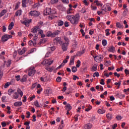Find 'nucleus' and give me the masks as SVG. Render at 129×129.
Returning <instances> with one entry per match:
<instances>
[{"instance_id": "nucleus-54", "label": "nucleus", "mask_w": 129, "mask_h": 129, "mask_svg": "<svg viewBox=\"0 0 129 129\" xmlns=\"http://www.w3.org/2000/svg\"><path fill=\"white\" fill-rule=\"evenodd\" d=\"M92 109V106H90L88 108L85 109V111L88 112L90 110H91Z\"/></svg>"}, {"instance_id": "nucleus-36", "label": "nucleus", "mask_w": 129, "mask_h": 129, "mask_svg": "<svg viewBox=\"0 0 129 129\" xmlns=\"http://www.w3.org/2000/svg\"><path fill=\"white\" fill-rule=\"evenodd\" d=\"M27 1L28 0H22V6L25 8L27 6Z\"/></svg>"}, {"instance_id": "nucleus-29", "label": "nucleus", "mask_w": 129, "mask_h": 129, "mask_svg": "<svg viewBox=\"0 0 129 129\" xmlns=\"http://www.w3.org/2000/svg\"><path fill=\"white\" fill-rule=\"evenodd\" d=\"M115 50V48H114V46H112L110 47H109V51L113 52Z\"/></svg>"}, {"instance_id": "nucleus-58", "label": "nucleus", "mask_w": 129, "mask_h": 129, "mask_svg": "<svg viewBox=\"0 0 129 129\" xmlns=\"http://www.w3.org/2000/svg\"><path fill=\"white\" fill-rule=\"evenodd\" d=\"M120 84H121V81H119L118 83H115L114 85L116 86H120Z\"/></svg>"}, {"instance_id": "nucleus-1", "label": "nucleus", "mask_w": 129, "mask_h": 129, "mask_svg": "<svg viewBox=\"0 0 129 129\" xmlns=\"http://www.w3.org/2000/svg\"><path fill=\"white\" fill-rule=\"evenodd\" d=\"M66 19L70 21L72 25H77L79 23L80 20V15L79 13H77L76 15H68L66 16Z\"/></svg>"}, {"instance_id": "nucleus-16", "label": "nucleus", "mask_w": 129, "mask_h": 129, "mask_svg": "<svg viewBox=\"0 0 129 129\" xmlns=\"http://www.w3.org/2000/svg\"><path fill=\"white\" fill-rule=\"evenodd\" d=\"M75 59V56H71L69 65H74V64Z\"/></svg>"}, {"instance_id": "nucleus-30", "label": "nucleus", "mask_w": 129, "mask_h": 129, "mask_svg": "<svg viewBox=\"0 0 129 129\" xmlns=\"http://www.w3.org/2000/svg\"><path fill=\"white\" fill-rule=\"evenodd\" d=\"M15 91H16V90H13V89H9L8 90L9 95H11L12 94H13V93H14V92H15Z\"/></svg>"}, {"instance_id": "nucleus-15", "label": "nucleus", "mask_w": 129, "mask_h": 129, "mask_svg": "<svg viewBox=\"0 0 129 129\" xmlns=\"http://www.w3.org/2000/svg\"><path fill=\"white\" fill-rule=\"evenodd\" d=\"M9 40V37H8V34L3 36L2 37V42H7Z\"/></svg>"}, {"instance_id": "nucleus-56", "label": "nucleus", "mask_w": 129, "mask_h": 129, "mask_svg": "<svg viewBox=\"0 0 129 129\" xmlns=\"http://www.w3.org/2000/svg\"><path fill=\"white\" fill-rule=\"evenodd\" d=\"M83 3L85 6H88L89 5V3L87 2V0H84Z\"/></svg>"}, {"instance_id": "nucleus-12", "label": "nucleus", "mask_w": 129, "mask_h": 129, "mask_svg": "<svg viewBox=\"0 0 129 129\" xmlns=\"http://www.w3.org/2000/svg\"><path fill=\"white\" fill-rule=\"evenodd\" d=\"M22 104H23V103L22 102V101H17L14 103V106H16V107L22 106Z\"/></svg>"}, {"instance_id": "nucleus-3", "label": "nucleus", "mask_w": 129, "mask_h": 129, "mask_svg": "<svg viewBox=\"0 0 129 129\" xmlns=\"http://www.w3.org/2000/svg\"><path fill=\"white\" fill-rule=\"evenodd\" d=\"M53 62H54V60H50L49 59H44L42 61V64L43 65H51L53 64Z\"/></svg>"}, {"instance_id": "nucleus-55", "label": "nucleus", "mask_w": 129, "mask_h": 129, "mask_svg": "<svg viewBox=\"0 0 129 129\" xmlns=\"http://www.w3.org/2000/svg\"><path fill=\"white\" fill-rule=\"evenodd\" d=\"M81 13H82V14H85V13H86V9L82 8L81 10Z\"/></svg>"}, {"instance_id": "nucleus-39", "label": "nucleus", "mask_w": 129, "mask_h": 129, "mask_svg": "<svg viewBox=\"0 0 129 129\" xmlns=\"http://www.w3.org/2000/svg\"><path fill=\"white\" fill-rule=\"evenodd\" d=\"M40 80L42 82H47L48 81V79H45L43 77L40 78Z\"/></svg>"}, {"instance_id": "nucleus-44", "label": "nucleus", "mask_w": 129, "mask_h": 129, "mask_svg": "<svg viewBox=\"0 0 129 129\" xmlns=\"http://www.w3.org/2000/svg\"><path fill=\"white\" fill-rule=\"evenodd\" d=\"M36 51H37L36 48H33L30 51H29L28 54H32V53H34V52H36Z\"/></svg>"}, {"instance_id": "nucleus-10", "label": "nucleus", "mask_w": 129, "mask_h": 129, "mask_svg": "<svg viewBox=\"0 0 129 129\" xmlns=\"http://www.w3.org/2000/svg\"><path fill=\"white\" fill-rule=\"evenodd\" d=\"M94 3L96 4L97 7H102V6H103V4H102V2L98 0H95Z\"/></svg>"}, {"instance_id": "nucleus-31", "label": "nucleus", "mask_w": 129, "mask_h": 129, "mask_svg": "<svg viewBox=\"0 0 129 129\" xmlns=\"http://www.w3.org/2000/svg\"><path fill=\"white\" fill-rule=\"evenodd\" d=\"M97 71V64H95L93 66V67L92 68V71L93 72H94V71Z\"/></svg>"}, {"instance_id": "nucleus-13", "label": "nucleus", "mask_w": 129, "mask_h": 129, "mask_svg": "<svg viewBox=\"0 0 129 129\" xmlns=\"http://www.w3.org/2000/svg\"><path fill=\"white\" fill-rule=\"evenodd\" d=\"M32 22V19L30 20H26L23 21V24L25 25L26 27H29V24Z\"/></svg>"}, {"instance_id": "nucleus-24", "label": "nucleus", "mask_w": 129, "mask_h": 129, "mask_svg": "<svg viewBox=\"0 0 129 129\" xmlns=\"http://www.w3.org/2000/svg\"><path fill=\"white\" fill-rule=\"evenodd\" d=\"M97 112H98V113H99L100 114H103V113H105V110L99 109L98 110Z\"/></svg>"}, {"instance_id": "nucleus-62", "label": "nucleus", "mask_w": 129, "mask_h": 129, "mask_svg": "<svg viewBox=\"0 0 129 129\" xmlns=\"http://www.w3.org/2000/svg\"><path fill=\"white\" fill-rule=\"evenodd\" d=\"M124 72H125V74H126V75H128V74H129V71H128V70L125 69Z\"/></svg>"}, {"instance_id": "nucleus-45", "label": "nucleus", "mask_w": 129, "mask_h": 129, "mask_svg": "<svg viewBox=\"0 0 129 129\" xmlns=\"http://www.w3.org/2000/svg\"><path fill=\"white\" fill-rule=\"evenodd\" d=\"M72 11V8H69L67 11V14L68 15H69L70 14H72V12H71Z\"/></svg>"}, {"instance_id": "nucleus-41", "label": "nucleus", "mask_w": 129, "mask_h": 129, "mask_svg": "<svg viewBox=\"0 0 129 129\" xmlns=\"http://www.w3.org/2000/svg\"><path fill=\"white\" fill-rule=\"evenodd\" d=\"M81 64V61L80 60H78L77 62L76 67L77 68H79V67H80Z\"/></svg>"}, {"instance_id": "nucleus-37", "label": "nucleus", "mask_w": 129, "mask_h": 129, "mask_svg": "<svg viewBox=\"0 0 129 129\" xmlns=\"http://www.w3.org/2000/svg\"><path fill=\"white\" fill-rule=\"evenodd\" d=\"M66 107L67 109H68V110H71V109H72V106H71V105H70V104H67L66 105Z\"/></svg>"}, {"instance_id": "nucleus-59", "label": "nucleus", "mask_w": 129, "mask_h": 129, "mask_svg": "<svg viewBox=\"0 0 129 129\" xmlns=\"http://www.w3.org/2000/svg\"><path fill=\"white\" fill-rule=\"evenodd\" d=\"M15 78H16L17 81H20V79H21V77L20 76V75H18L15 77Z\"/></svg>"}, {"instance_id": "nucleus-49", "label": "nucleus", "mask_w": 129, "mask_h": 129, "mask_svg": "<svg viewBox=\"0 0 129 129\" xmlns=\"http://www.w3.org/2000/svg\"><path fill=\"white\" fill-rule=\"evenodd\" d=\"M61 2L63 4H66L67 5L69 4V0H61Z\"/></svg>"}, {"instance_id": "nucleus-46", "label": "nucleus", "mask_w": 129, "mask_h": 129, "mask_svg": "<svg viewBox=\"0 0 129 129\" xmlns=\"http://www.w3.org/2000/svg\"><path fill=\"white\" fill-rule=\"evenodd\" d=\"M46 36L47 37H52V32L51 31H48L47 32Z\"/></svg>"}, {"instance_id": "nucleus-25", "label": "nucleus", "mask_w": 129, "mask_h": 129, "mask_svg": "<svg viewBox=\"0 0 129 129\" xmlns=\"http://www.w3.org/2000/svg\"><path fill=\"white\" fill-rule=\"evenodd\" d=\"M63 39L65 41L64 44H67L68 43L69 45V38H68V37L64 36L63 37Z\"/></svg>"}, {"instance_id": "nucleus-34", "label": "nucleus", "mask_w": 129, "mask_h": 129, "mask_svg": "<svg viewBox=\"0 0 129 129\" xmlns=\"http://www.w3.org/2000/svg\"><path fill=\"white\" fill-rule=\"evenodd\" d=\"M45 69L49 72H52V71H53V68H51L50 67H47L45 68Z\"/></svg>"}, {"instance_id": "nucleus-22", "label": "nucleus", "mask_w": 129, "mask_h": 129, "mask_svg": "<svg viewBox=\"0 0 129 129\" xmlns=\"http://www.w3.org/2000/svg\"><path fill=\"white\" fill-rule=\"evenodd\" d=\"M104 65L105 66H106V67H108V66H110V65H111V61L110 60H106Z\"/></svg>"}, {"instance_id": "nucleus-23", "label": "nucleus", "mask_w": 129, "mask_h": 129, "mask_svg": "<svg viewBox=\"0 0 129 129\" xmlns=\"http://www.w3.org/2000/svg\"><path fill=\"white\" fill-rule=\"evenodd\" d=\"M34 104L36 107H41V105L39 103V101H38V100L35 101L34 102Z\"/></svg>"}, {"instance_id": "nucleus-42", "label": "nucleus", "mask_w": 129, "mask_h": 129, "mask_svg": "<svg viewBox=\"0 0 129 129\" xmlns=\"http://www.w3.org/2000/svg\"><path fill=\"white\" fill-rule=\"evenodd\" d=\"M91 10H92V11H96V10H97V7L96 6L91 5Z\"/></svg>"}, {"instance_id": "nucleus-38", "label": "nucleus", "mask_w": 129, "mask_h": 129, "mask_svg": "<svg viewBox=\"0 0 129 129\" xmlns=\"http://www.w3.org/2000/svg\"><path fill=\"white\" fill-rule=\"evenodd\" d=\"M102 44L103 45V46H106V45H107V41H106V40L104 39L102 41Z\"/></svg>"}, {"instance_id": "nucleus-8", "label": "nucleus", "mask_w": 129, "mask_h": 129, "mask_svg": "<svg viewBox=\"0 0 129 129\" xmlns=\"http://www.w3.org/2000/svg\"><path fill=\"white\" fill-rule=\"evenodd\" d=\"M40 28H41V26H35L32 29H31L32 33H37L39 29H40Z\"/></svg>"}, {"instance_id": "nucleus-51", "label": "nucleus", "mask_w": 129, "mask_h": 129, "mask_svg": "<svg viewBox=\"0 0 129 129\" xmlns=\"http://www.w3.org/2000/svg\"><path fill=\"white\" fill-rule=\"evenodd\" d=\"M116 118L118 120H120L122 118V116H121V115H117L116 116Z\"/></svg>"}, {"instance_id": "nucleus-28", "label": "nucleus", "mask_w": 129, "mask_h": 129, "mask_svg": "<svg viewBox=\"0 0 129 129\" xmlns=\"http://www.w3.org/2000/svg\"><path fill=\"white\" fill-rule=\"evenodd\" d=\"M13 98L14 99H18V98H19V94H18V93H14V94L13 95Z\"/></svg>"}, {"instance_id": "nucleus-17", "label": "nucleus", "mask_w": 129, "mask_h": 129, "mask_svg": "<svg viewBox=\"0 0 129 129\" xmlns=\"http://www.w3.org/2000/svg\"><path fill=\"white\" fill-rule=\"evenodd\" d=\"M85 129H91L92 128V124L89 123L85 125Z\"/></svg>"}, {"instance_id": "nucleus-26", "label": "nucleus", "mask_w": 129, "mask_h": 129, "mask_svg": "<svg viewBox=\"0 0 129 129\" xmlns=\"http://www.w3.org/2000/svg\"><path fill=\"white\" fill-rule=\"evenodd\" d=\"M29 46H35L36 45V41L34 42H33L32 40H30L28 42Z\"/></svg>"}, {"instance_id": "nucleus-7", "label": "nucleus", "mask_w": 129, "mask_h": 129, "mask_svg": "<svg viewBox=\"0 0 129 129\" xmlns=\"http://www.w3.org/2000/svg\"><path fill=\"white\" fill-rule=\"evenodd\" d=\"M69 45V44L68 43H62V44H61V46H62V49L64 52H66V51H67Z\"/></svg>"}, {"instance_id": "nucleus-6", "label": "nucleus", "mask_w": 129, "mask_h": 129, "mask_svg": "<svg viewBox=\"0 0 129 129\" xmlns=\"http://www.w3.org/2000/svg\"><path fill=\"white\" fill-rule=\"evenodd\" d=\"M102 12H104L105 14V13H106V12H107L108 11H109V12H110V11H111V8L109 6H104L102 8Z\"/></svg>"}, {"instance_id": "nucleus-9", "label": "nucleus", "mask_w": 129, "mask_h": 129, "mask_svg": "<svg viewBox=\"0 0 129 129\" xmlns=\"http://www.w3.org/2000/svg\"><path fill=\"white\" fill-rule=\"evenodd\" d=\"M44 14L47 16V15H51L52 14V12L51 11V9L46 8V10L44 11Z\"/></svg>"}, {"instance_id": "nucleus-18", "label": "nucleus", "mask_w": 129, "mask_h": 129, "mask_svg": "<svg viewBox=\"0 0 129 129\" xmlns=\"http://www.w3.org/2000/svg\"><path fill=\"white\" fill-rule=\"evenodd\" d=\"M116 27L117 28H119V29H123V25H121L120 23L119 22H117L116 23Z\"/></svg>"}, {"instance_id": "nucleus-2", "label": "nucleus", "mask_w": 129, "mask_h": 129, "mask_svg": "<svg viewBox=\"0 0 129 129\" xmlns=\"http://www.w3.org/2000/svg\"><path fill=\"white\" fill-rule=\"evenodd\" d=\"M36 73V70H35V67H32L30 68L28 72L29 76H34V75Z\"/></svg>"}, {"instance_id": "nucleus-32", "label": "nucleus", "mask_w": 129, "mask_h": 129, "mask_svg": "<svg viewBox=\"0 0 129 129\" xmlns=\"http://www.w3.org/2000/svg\"><path fill=\"white\" fill-rule=\"evenodd\" d=\"M57 25L58 26H63L64 25V22L62 20H58L57 21Z\"/></svg>"}, {"instance_id": "nucleus-4", "label": "nucleus", "mask_w": 129, "mask_h": 129, "mask_svg": "<svg viewBox=\"0 0 129 129\" xmlns=\"http://www.w3.org/2000/svg\"><path fill=\"white\" fill-rule=\"evenodd\" d=\"M93 57L94 58L95 61H96V62H97L98 63H100V61H102L103 58L101 55H98L95 57L94 56H93Z\"/></svg>"}, {"instance_id": "nucleus-52", "label": "nucleus", "mask_w": 129, "mask_h": 129, "mask_svg": "<svg viewBox=\"0 0 129 129\" xmlns=\"http://www.w3.org/2000/svg\"><path fill=\"white\" fill-rule=\"evenodd\" d=\"M46 92L47 94H51V93H52V90L47 89V90H46Z\"/></svg>"}, {"instance_id": "nucleus-27", "label": "nucleus", "mask_w": 129, "mask_h": 129, "mask_svg": "<svg viewBox=\"0 0 129 129\" xmlns=\"http://www.w3.org/2000/svg\"><path fill=\"white\" fill-rule=\"evenodd\" d=\"M12 63V61H11V60H8L7 61H5V65H7V67H9L11 64Z\"/></svg>"}, {"instance_id": "nucleus-50", "label": "nucleus", "mask_w": 129, "mask_h": 129, "mask_svg": "<svg viewBox=\"0 0 129 129\" xmlns=\"http://www.w3.org/2000/svg\"><path fill=\"white\" fill-rule=\"evenodd\" d=\"M106 116H107V118H108V119H111V118L112 117V116L111 115V114H110L109 113H108L106 115Z\"/></svg>"}, {"instance_id": "nucleus-35", "label": "nucleus", "mask_w": 129, "mask_h": 129, "mask_svg": "<svg viewBox=\"0 0 129 129\" xmlns=\"http://www.w3.org/2000/svg\"><path fill=\"white\" fill-rule=\"evenodd\" d=\"M16 17H18V16H21L22 15V11L21 10H18L16 12L15 14Z\"/></svg>"}, {"instance_id": "nucleus-40", "label": "nucleus", "mask_w": 129, "mask_h": 129, "mask_svg": "<svg viewBox=\"0 0 129 129\" xmlns=\"http://www.w3.org/2000/svg\"><path fill=\"white\" fill-rule=\"evenodd\" d=\"M99 76V73L96 72L93 75V77H98Z\"/></svg>"}, {"instance_id": "nucleus-5", "label": "nucleus", "mask_w": 129, "mask_h": 129, "mask_svg": "<svg viewBox=\"0 0 129 129\" xmlns=\"http://www.w3.org/2000/svg\"><path fill=\"white\" fill-rule=\"evenodd\" d=\"M29 15L30 16H32L33 17H38V16L40 15V13L37 11H31L29 13Z\"/></svg>"}, {"instance_id": "nucleus-57", "label": "nucleus", "mask_w": 129, "mask_h": 129, "mask_svg": "<svg viewBox=\"0 0 129 129\" xmlns=\"http://www.w3.org/2000/svg\"><path fill=\"white\" fill-rule=\"evenodd\" d=\"M118 95L120 96V98H124L125 97V95L122 94H118Z\"/></svg>"}, {"instance_id": "nucleus-64", "label": "nucleus", "mask_w": 129, "mask_h": 129, "mask_svg": "<svg viewBox=\"0 0 129 129\" xmlns=\"http://www.w3.org/2000/svg\"><path fill=\"white\" fill-rule=\"evenodd\" d=\"M64 66V63H62L59 67H58L56 68V70H58V69H60V68H61V67H62V66Z\"/></svg>"}, {"instance_id": "nucleus-11", "label": "nucleus", "mask_w": 129, "mask_h": 129, "mask_svg": "<svg viewBox=\"0 0 129 129\" xmlns=\"http://www.w3.org/2000/svg\"><path fill=\"white\" fill-rule=\"evenodd\" d=\"M57 42L59 43V45H61L62 43H63V41H61V37H56L54 40V42Z\"/></svg>"}, {"instance_id": "nucleus-33", "label": "nucleus", "mask_w": 129, "mask_h": 129, "mask_svg": "<svg viewBox=\"0 0 129 129\" xmlns=\"http://www.w3.org/2000/svg\"><path fill=\"white\" fill-rule=\"evenodd\" d=\"M59 2V0H51L50 3L51 5H55L56 4H57V3Z\"/></svg>"}, {"instance_id": "nucleus-14", "label": "nucleus", "mask_w": 129, "mask_h": 129, "mask_svg": "<svg viewBox=\"0 0 129 129\" xmlns=\"http://www.w3.org/2000/svg\"><path fill=\"white\" fill-rule=\"evenodd\" d=\"M26 51H27V48H24L23 49H19L18 54H19V55H23Z\"/></svg>"}, {"instance_id": "nucleus-20", "label": "nucleus", "mask_w": 129, "mask_h": 129, "mask_svg": "<svg viewBox=\"0 0 129 129\" xmlns=\"http://www.w3.org/2000/svg\"><path fill=\"white\" fill-rule=\"evenodd\" d=\"M58 34H60V31H55L53 33H52V37L54 38V37H56V36H58Z\"/></svg>"}, {"instance_id": "nucleus-47", "label": "nucleus", "mask_w": 129, "mask_h": 129, "mask_svg": "<svg viewBox=\"0 0 129 129\" xmlns=\"http://www.w3.org/2000/svg\"><path fill=\"white\" fill-rule=\"evenodd\" d=\"M10 84H11L10 82L6 83L4 86L5 88H8V87H9Z\"/></svg>"}, {"instance_id": "nucleus-19", "label": "nucleus", "mask_w": 129, "mask_h": 129, "mask_svg": "<svg viewBox=\"0 0 129 129\" xmlns=\"http://www.w3.org/2000/svg\"><path fill=\"white\" fill-rule=\"evenodd\" d=\"M28 78V76L27 75L23 76V78L20 80L21 82H26L27 81V79Z\"/></svg>"}, {"instance_id": "nucleus-48", "label": "nucleus", "mask_w": 129, "mask_h": 129, "mask_svg": "<svg viewBox=\"0 0 129 129\" xmlns=\"http://www.w3.org/2000/svg\"><path fill=\"white\" fill-rule=\"evenodd\" d=\"M105 32H106V36H109V35H110V33H109V29H106Z\"/></svg>"}, {"instance_id": "nucleus-43", "label": "nucleus", "mask_w": 129, "mask_h": 129, "mask_svg": "<svg viewBox=\"0 0 129 129\" xmlns=\"http://www.w3.org/2000/svg\"><path fill=\"white\" fill-rule=\"evenodd\" d=\"M72 71L74 73H75L77 71V67H73L72 69Z\"/></svg>"}, {"instance_id": "nucleus-53", "label": "nucleus", "mask_w": 129, "mask_h": 129, "mask_svg": "<svg viewBox=\"0 0 129 129\" xmlns=\"http://www.w3.org/2000/svg\"><path fill=\"white\" fill-rule=\"evenodd\" d=\"M0 13H1L3 16H5L7 13V11L6 10H4Z\"/></svg>"}, {"instance_id": "nucleus-60", "label": "nucleus", "mask_w": 129, "mask_h": 129, "mask_svg": "<svg viewBox=\"0 0 129 129\" xmlns=\"http://www.w3.org/2000/svg\"><path fill=\"white\" fill-rule=\"evenodd\" d=\"M2 125L3 127H6V126H7V123H6V122L3 121L2 122Z\"/></svg>"}, {"instance_id": "nucleus-63", "label": "nucleus", "mask_w": 129, "mask_h": 129, "mask_svg": "<svg viewBox=\"0 0 129 129\" xmlns=\"http://www.w3.org/2000/svg\"><path fill=\"white\" fill-rule=\"evenodd\" d=\"M57 82H61V77H58L56 78Z\"/></svg>"}, {"instance_id": "nucleus-21", "label": "nucleus", "mask_w": 129, "mask_h": 129, "mask_svg": "<svg viewBox=\"0 0 129 129\" xmlns=\"http://www.w3.org/2000/svg\"><path fill=\"white\" fill-rule=\"evenodd\" d=\"M14 26H15V24L14 23V22H12L8 26V30H12V29L14 28Z\"/></svg>"}, {"instance_id": "nucleus-61", "label": "nucleus", "mask_w": 129, "mask_h": 129, "mask_svg": "<svg viewBox=\"0 0 129 129\" xmlns=\"http://www.w3.org/2000/svg\"><path fill=\"white\" fill-rule=\"evenodd\" d=\"M50 55H51V52H48L47 53H46L45 57H50Z\"/></svg>"}]
</instances>
